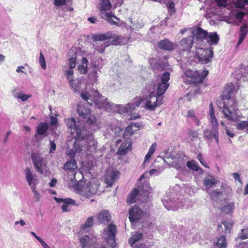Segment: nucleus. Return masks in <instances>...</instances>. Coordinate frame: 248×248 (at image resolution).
Instances as JSON below:
<instances>
[{
    "label": "nucleus",
    "mask_w": 248,
    "mask_h": 248,
    "mask_svg": "<svg viewBox=\"0 0 248 248\" xmlns=\"http://www.w3.org/2000/svg\"><path fill=\"white\" fill-rule=\"evenodd\" d=\"M79 240L81 248H96V238L92 233L81 235Z\"/></svg>",
    "instance_id": "dca6fc26"
},
{
    "label": "nucleus",
    "mask_w": 248,
    "mask_h": 248,
    "mask_svg": "<svg viewBox=\"0 0 248 248\" xmlns=\"http://www.w3.org/2000/svg\"><path fill=\"white\" fill-rule=\"evenodd\" d=\"M248 33V27L247 25H243L240 30V37L237 45L241 44Z\"/></svg>",
    "instance_id": "f704fd0d"
},
{
    "label": "nucleus",
    "mask_w": 248,
    "mask_h": 248,
    "mask_svg": "<svg viewBox=\"0 0 248 248\" xmlns=\"http://www.w3.org/2000/svg\"><path fill=\"white\" fill-rule=\"evenodd\" d=\"M196 48L195 57L200 62L206 64L211 62L213 56V48L212 46L203 48L200 46H196Z\"/></svg>",
    "instance_id": "9d476101"
},
{
    "label": "nucleus",
    "mask_w": 248,
    "mask_h": 248,
    "mask_svg": "<svg viewBox=\"0 0 248 248\" xmlns=\"http://www.w3.org/2000/svg\"><path fill=\"white\" fill-rule=\"evenodd\" d=\"M184 76L192 79L193 82L195 83H201L203 79L208 74L207 70H204L201 72L193 71L189 69H186L184 72Z\"/></svg>",
    "instance_id": "2eb2a0df"
},
{
    "label": "nucleus",
    "mask_w": 248,
    "mask_h": 248,
    "mask_svg": "<svg viewBox=\"0 0 248 248\" xmlns=\"http://www.w3.org/2000/svg\"><path fill=\"white\" fill-rule=\"evenodd\" d=\"M142 237V233L141 232H136L134 233L129 239V244L132 246L137 241L140 240Z\"/></svg>",
    "instance_id": "4c0bfd02"
},
{
    "label": "nucleus",
    "mask_w": 248,
    "mask_h": 248,
    "mask_svg": "<svg viewBox=\"0 0 248 248\" xmlns=\"http://www.w3.org/2000/svg\"><path fill=\"white\" fill-rule=\"evenodd\" d=\"M217 180L212 175H207L203 180L204 186L206 187V192L213 186H214L217 183Z\"/></svg>",
    "instance_id": "393cba45"
},
{
    "label": "nucleus",
    "mask_w": 248,
    "mask_h": 248,
    "mask_svg": "<svg viewBox=\"0 0 248 248\" xmlns=\"http://www.w3.org/2000/svg\"><path fill=\"white\" fill-rule=\"evenodd\" d=\"M209 114L212 130L205 129L204 131V136L207 139L215 138L217 142H218V123L215 116V111L212 103L209 105Z\"/></svg>",
    "instance_id": "423d86ee"
},
{
    "label": "nucleus",
    "mask_w": 248,
    "mask_h": 248,
    "mask_svg": "<svg viewBox=\"0 0 248 248\" xmlns=\"http://www.w3.org/2000/svg\"><path fill=\"white\" fill-rule=\"evenodd\" d=\"M151 187L148 184L142 186H139L138 188H135L128 195L127 202L129 203H132L136 202L137 197L139 194L143 195L145 196H148Z\"/></svg>",
    "instance_id": "f8f14e48"
},
{
    "label": "nucleus",
    "mask_w": 248,
    "mask_h": 248,
    "mask_svg": "<svg viewBox=\"0 0 248 248\" xmlns=\"http://www.w3.org/2000/svg\"><path fill=\"white\" fill-rule=\"evenodd\" d=\"M142 101V99L140 97H137L135 98L134 102L127 104V105L130 106L131 108H134L135 109L136 107H139Z\"/></svg>",
    "instance_id": "c03bdc74"
},
{
    "label": "nucleus",
    "mask_w": 248,
    "mask_h": 248,
    "mask_svg": "<svg viewBox=\"0 0 248 248\" xmlns=\"http://www.w3.org/2000/svg\"><path fill=\"white\" fill-rule=\"evenodd\" d=\"M235 87L233 84H228L222 97L224 106L221 110L224 118L230 122H236L242 118V115L237 108V103L232 95L234 92Z\"/></svg>",
    "instance_id": "7ed1b4c3"
},
{
    "label": "nucleus",
    "mask_w": 248,
    "mask_h": 248,
    "mask_svg": "<svg viewBox=\"0 0 248 248\" xmlns=\"http://www.w3.org/2000/svg\"><path fill=\"white\" fill-rule=\"evenodd\" d=\"M57 118L53 116H50V124L52 125H56L57 124Z\"/></svg>",
    "instance_id": "69168bd1"
},
{
    "label": "nucleus",
    "mask_w": 248,
    "mask_h": 248,
    "mask_svg": "<svg viewBox=\"0 0 248 248\" xmlns=\"http://www.w3.org/2000/svg\"><path fill=\"white\" fill-rule=\"evenodd\" d=\"M161 82L159 84L157 87V94L160 96L165 93L166 90L169 86L168 82L170 78V74L169 72H165L161 76Z\"/></svg>",
    "instance_id": "6ab92c4d"
},
{
    "label": "nucleus",
    "mask_w": 248,
    "mask_h": 248,
    "mask_svg": "<svg viewBox=\"0 0 248 248\" xmlns=\"http://www.w3.org/2000/svg\"><path fill=\"white\" fill-rule=\"evenodd\" d=\"M65 122L68 132L72 135L76 134L73 138H84L83 134L86 132V130L82 124H80L79 122L77 124L74 118L66 119L65 120Z\"/></svg>",
    "instance_id": "1a4fd4ad"
},
{
    "label": "nucleus",
    "mask_w": 248,
    "mask_h": 248,
    "mask_svg": "<svg viewBox=\"0 0 248 248\" xmlns=\"http://www.w3.org/2000/svg\"><path fill=\"white\" fill-rule=\"evenodd\" d=\"M159 48L167 51H170L174 48V44L168 39L163 40L157 44Z\"/></svg>",
    "instance_id": "cd10ccee"
},
{
    "label": "nucleus",
    "mask_w": 248,
    "mask_h": 248,
    "mask_svg": "<svg viewBox=\"0 0 248 248\" xmlns=\"http://www.w3.org/2000/svg\"><path fill=\"white\" fill-rule=\"evenodd\" d=\"M219 40V36L216 32H208L206 40L209 44V47L211 46V45H217Z\"/></svg>",
    "instance_id": "c85d7f7f"
},
{
    "label": "nucleus",
    "mask_w": 248,
    "mask_h": 248,
    "mask_svg": "<svg viewBox=\"0 0 248 248\" xmlns=\"http://www.w3.org/2000/svg\"><path fill=\"white\" fill-rule=\"evenodd\" d=\"M48 128V125L46 123H41L37 127V132L39 135H46Z\"/></svg>",
    "instance_id": "c9c22d12"
},
{
    "label": "nucleus",
    "mask_w": 248,
    "mask_h": 248,
    "mask_svg": "<svg viewBox=\"0 0 248 248\" xmlns=\"http://www.w3.org/2000/svg\"><path fill=\"white\" fill-rule=\"evenodd\" d=\"M94 219L93 217H88L84 224H83L80 228L79 233L81 235L83 234H86V233H89L91 229V227L93 224Z\"/></svg>",
    "instance_id": "5701e85b"
},
{
    "label": "nucleus",
    "mask_w": 248,
    "mask_h": 248,
    "mask_svg": "<svg viewBox=\"0 0 248 248\" xmlns=\"http://www.w3.org/2000/svg\"><path fill=\"white\" fill-rule=\"evenodd\" d=\"M221 194V192L218 191L217 190L213 191L210 193V197L213 200H217Z\"/></svg>",
    "instance_id": "864d4df0"
},
{
    "label": "nucleus",
    "mask_w": 248,
    "mask_h": 248,
    "mask_svg": "<svg viewBox=\"0 0 248 248\" xmlns=\"http://www.w3.org/2000/svg\"><path fill=\"white\" fill-rule=\"evenodd\" d=\"M130 124L134 129H136V131H137L141 125V124L139 123H131Z\"/></svg>",
    "instance_id": "774afa93"
},
{
    "label": "nucleus",
    "mask_w": 248,
    "mask_h": 248,
    "mask_svg": "<svg viewBox=\"0 0 248 248\" xmlns=\"http://www.w3.org/2000/svg\"><path fill=\"white\" fill-rule=\"evenodd\" d=\"M55 200L58 203H62V208L63 212L68 211L70 205L75 204V202L70 198L63 199L62 198H55Z\"/></svg>",
    "instance_id": "bb28decb"
},
{
    "label": "nucleus",
    "mask_w": 248,
    "mask_h": 248,
    "mask_svg": "<svg viewBox=\"0 0 248 248\" xmlns=\"http://www.w3.org/2000/svg\"><path fill=\"white\" fill-rule=\"evenodd\" d=\"M180 46L184 51L190 50L193 45V37L188 36L187 38H184L180 42Z\"/></svg>",
    "instance_id": "a878e982"
},
{
    "label": "nucleus",
    "mask_w": 248,
    "mask_h": 248,
    "mask_svg": "<svg viewBox=\"0 0 248 248\" xmlns=\"http://www.w3.org/2000/svg\"><path fill=\"white\" fill-rule=\"evenodd\" d=\"M136 131V129H134L131 125L130 124L128 126L125 131H124V136H131Z\"/></svg>",
    "instance_id": "49530a36"
},
{
    "label": "nucleus",
    "mask_w": 248,
    "mask_h": 248,
    "mask_svg": "<svg viewBox=\"0 0 248 248\" xmlns=\"http://www.w3.org/2000/svg\"><path fill=\"white\" fill-rule=\"evenodd\" d=\"M172 161L170 162L172 166L178 170H181L185 166V161L181 157L176 158L175 156H171Z\"/></svg>",
    "instance_id": "c756f323"
},
{
    "label": "nucleus",
    "mask_w": 248,
    "mask_h": 248,
    "mask_svg": "<svg viewBox=\"0 0 248 248\" xmlns=\"http://www.w3.org/2000/svg\"><path fill=\"white\" fill-rule=\"evenodd\" d=\"M248 3V0H236L235 6L236 7L242 8Z\"/></svg>",
    "instance_id": "3c124183"
},
{
    "label": "nucleus",
    "mask_w": 248,
    "mask_h": 248,
    "mask_svg": "<svg viewBox=\"0 0 248 248\" xmlns=\"http://www.w3.org/2000/svg\"><path fill=\"white\" fill-rule=\"evenodd\" d=\"M220 124L226 130V134H227V135L231 138H233L234 136V134L232 132L230 131L227 129V127L225 125V123L222 121Z\"/></svg>",
    "instance_id": "6e6d98bb"
},
{
    "label": "nucleus",
    "mask_w": 248,
    "mask_h": 248,
    "mask_svg": "<svg viewBox=\"0 0 248 248\" xmlns=\"http://www.w3.org/2000/svg\"><path fill=\"white\" fill-rule=\"evenodd\" d=\"M24 173L26 180L31 188L36 187L38 184V179L36 174L29 168L25 169Z\"/></svg>",
    "instance_id": "412c9836"
},
{
    "label": "nucleus",
    "mask_w": 248,
    "mask_h": 248,
    "mask_svg": "<svg viewBox=\"0 0 248 248\" xmlns=\"http://www.w3.org/2000/svg\"><path fill=\"white\" fill-rule=\"evenodd\" d=\"M163 204L168 210L176 211L184 206V202L178 199H166L162 200Z\"/></svg>",
    "instance_id": "a211bd4d"
},
{
    "label": "nucleus",
    "mask_w": 248,
    "mask_h": 248,
    "mask_svg": "<svg viewBox=\"0 0 248 248\" xmlns=\"http://www.w3.org/2000/svg\"><path fill=\"white\" fill-rule=\"evenodd\" d=\"M222 224L225 228V232H229L232 229V224L230 222L224 221L222 222Z\"/></svg>",
    "instance_id": "8fccbe9b"
},
{
    "label": "nucleus",
    "mask_w": 248,
    "mask_h": 248,
    "mask_svg": "<svg viewBox=\"0 0 248 248\" xmlns=\"http://www.w3.org/2000/svg\"><path fill=\"white\" fill-rule=\"evenodd\" d=\"M65 75L67 79L68 80L69 84H71V86L73 85V74L74 72L73 69L70 68L69 69L66 70L64 71Z\"/></svg>",
    "instance_id": "a19ab883"
},
{
    "label": "nucleus",
    "mask_w": 248,
    "mask_h": 248,
    "mask_svg": "<svg viewBox=\"0 0 248 248\" xmlns=\"http://www.w3.org/2000/svg\"><path fill=\"white\" fill-rule=\"evenodd\" d=\"M218 6L225 7L227 5V0H215Z\"/></svg>",
    "instance_id": "e2e57ef3"
},
{
    "label": "nucleus",
    "mask_w": 248,
    "mask_h": 248,
    "mask_svg": "<svg viewBox=\"0 0 248 248\" xmlns=\"http://www.w3.org/2000/svg\"><path fill=\"white\" fill-rule=\"evenodd\" d=\"M186 117L190 118L193 122H194L197 126L201 124L200 120L196 116L195 113L193 110H189L187 112Z\"/></svg>",
    "instance_id": "ea45409f"
},
{
    "label": "nucleus",
    "mask_w": 248,
    "mask_h": 248,
    "mask_svg": "<svg viewBox=\"0 0 248 248\" xmlns=\"http://www.w3.org/2000/svg\"><path fill=\"white\" fill-rule=\"evenodd\" d=\"M78 114L83 118L87 119L86 123L93 126H96V120L94 115L91 114L89 108L84 106L78 105L77 107Z\"/></svg>",
    "instance_id": "ddd939ff"
},
{
    "label": "nucleus",
    "mask_w": 248,
    "mask_h": 248,
    "mask_svg": "<svg viewBox=\"0 0 248 248\" xmlns=\"http://www.w3.org/2000/svg\"><path fill=\"white\" fill-rule=\"evenodd\" d=\"M238 237L242 239L248 238V227L242 229L238 234Z\"/></svg>",
    "instance_id": "a18cd8bd"
},
{
    "label": "nucleus",
    "mask_w": 248,
    "mask_h": 248,
    "mask_svg": "<svg viewBox=\"0 0 248 248\" xmlns=\"http://www.w3.org/2000/svg\"><path fill=\"white\" fill-rule=\"evenodd\" d=\"M131 150V143L129 142H124L117 151L118 155H123Z\"/></svg>",
    "instance_id": "473e14b6"
},
{
    "label": "nucleus",
    "mask_w": 248,
    "mask_h": 248,
    "mask_svg": "<svg viewBox=\"0 0 248 248\" xmlns=\"http://www.w3.org/2000/svg\"><path fill=\"white\" fill-rule=\"evenodd\" d=\"M73 86H71V84H69L71 89L75 92H79L80 90V84H79V83L78 80L76 81L73 79Z\"/></svg>",
    "instance_id": "de8ad7c7"
},
{
    "label": "nucleus",
    "mask_w": 248,
    "mask_h": 248,
    "mask_svg": "<svg viewBox=\"0 0 248 248\" xmlns=\"http://www.w3.org/2000/svg\"><path fill=\"white\" fill-rule=\"evenodd\" d=\"M232 176L235 181H238L239 183H241L242 181L240 177V175L236 172L232 173Z\"/></svg>",
    "instance_id": "338daca9"
},
{
    "label": "nucleus",
    "mask_w": 248,
    "mask_h": 248,
    "mask_svg": "<svg viewBox=\"0 0 248 248\" xmlns=\"http://www.w3.org/2000/svg\"><path fill=\"white\" fill-rule=\"evenodd\" d=\"M236 128L238 130L247 132L248 131V119L246 121H240L236 122Z\"/></svg>",
    "instance_id": "72a5a7b5"
},
{
    "label": "nucleus",
    "mask_w": 248,
    "mask_h": 248,
    "mask_svg": "<svg viewBox=\"0 0 248 248\" xmlns=\"http://www.w3.org/2000/svg\"><path fill=\"white\" fill-rule=\"evenodd\" d=\"M31 157L37 172L44 176L49 174L50 172L47 166V160L41 154L33 153Z\"/></svg>",
    "instance_id": "0eeeda50"
},
{
    "label": "nucleus",
    "mask_w": 248,
    "mask_h": 248,
    "mask_svg": "<svg viewBox=\"0 0 248 248\" xmlns=\"http://www.w3.org/2000/svg\"><path fill=\"white\" fill-rule=\"evenodd\" d=\"M188 138L192 140L193 138H196L198 137V133L197 131L189 130L188 131Z\"/></svg>",
    "instance_id": "4d7b16f0"
},
{
    "label": "nucleus",
    "mask_w": 248,
    "mask_h": 248,
    "mask_svg": "<svg viewBox=\"0 0 248 248\" xmlns=\"http://www.w3.org/2000/svg\"><path fill=\"white\" fill-rule=\"evenodd\" d=\"M92 39L95 42L93 44L94 49L100 53H104L106 48L110 45H123L128 42L127 39L111 32L94 35Z\"/></svg>",
    "instance_id": "20e7f679"
},
{
    "label": "nucleus",
    "mask_w": 248,
    "mask_h": 248,
    "mask_svg": "<svg viewBox=\"0 0 248 248\" xmlns=\"http://www.w3.org/2000/svg\"><path fill=\"white\" fill-rule=\"evenodd\" d=\"M214 245L218 248H226L227 244L225 237L222 235L217 238V241L214 242Z\"/></svg>",
    "instance_id": "e433bc0d"
},
{
    "label": "nucleus",
    "mask_w": 248,
    "mask_h": 248,
    "mask_svg": "<svg viewBox=\"0 0 248 248\" xmlns=\"http://www.w3.org/2000/svg\"><path fill=\"white\" fill-rule=\"evenodd\" d=\"M35 189H36V187L31 188V191L33 193L34 198L36 199V201L38 202L40 200V194Z\"/></svg>",
    "instance_id": "680f3d73"
},
{
    "label": "nucleus",
    "mask_w": 248,
    "mask_h": 248,
    "mask_svg": "<svg viewBox=\"0 0 248 248\" xmlns=\"http://www.w3.org/2000/svg\"><path fill=\"white\" fill-rule=\"evenodd\" d=\"M161 103L156 95L151 93L145 104V107L148 109L154 110Z\"/></svg>",
    "instance_id": "4be33fe9"
},
{
    "label": "nucleus",
    "mask_w": 248,
    "mask_h": 248,
    "mask_svg": "<svg viewBox=\"0 0 248 248\" xmlns=\"http://www.w3.org/2000/svg\"><path fill=\"white\" fill-rule=\"evenodd\" d=\"M119 172L116 170L109 168L106 170L104 178L106 183L111 186L114 182L118 178Z\"/></svg>",
    "instance_id": "aec40b11"
},
{
    "label": "nucleus",
    "mask_w": 248,
    "mask_h": 248,
    "mask_svg": "<svg viewBox=\"0 0 248 248\" xmlns=\"http://www.w3.org/2000/svg\"><path fill=\"white\" fill-rule=\"evenodd\" d=\"M129 219L131 222L140 218L142 215V210L138 207H134L129 211Z\"/></svg>",
    "instance_id": "b1692460"
},
{
    "label": "nucleus",
    "mask_w": 248,
    "mask_h": 248,
    "mask_svg": "<svg viewBox=\"0 0 248 248\" xmlns=\"http://www.w3.org/2000/svg\"><path fill=\"white\" fill-rule=\"evenodd\" d=\"M97 219L100 222L105 223L110 220V216L108 212L103 211L98 214Z\"/></svg>",
    "instance_id": "2f4dec72"
},
{
    "label": "nucleus",
    "mask_w": 248,
    "mask_h": 248,
    "mask_svg": "<svg viewBox=\"0 0 248 248\" xmlns=\"http://www.w3.org/2000/svg\"><path fill=\"white\" fill-rule=\"evenodd\" d=\"M111 7V4L109 0H101L99 4L100 15L103 18L107 20L110 24L118 26L119 25V23L114 21L112 18H113L117 21H119V19L110 13L107 12L110 9Z\"/></svg>",
    "instance_id": "6e6552de"
},
{
    "label": "nucleus",
    "mask_w": 248,
    "mask_h": 248,
    "mask_svg": "<svg viewBox=\"0 0 248 248\" xmlns=\"http://www.w3.org/2000/svg\"><path fill=\"white\" fill-rule=\"evenodd\" d=\"M186 31H189L191 33V36L199 42H202L203 39L206 40L208 32L200 27H196L193 28L186 29L180 31L182 34H184Z\"/></svg>",
    "instance_id": "4468645a"
},
{
    "label": "nucleus",
    "mask_w": 248,
    "mask_h": 248,
    "mask_svg": "<svg viewBox=\"0 0 248 248\" xmlns=\"http://www.w3.org/2000/svg\"><path fill=\"white\" fill-rule=\"evenodd\" d=\"M186 165L187 167H188L191 170L194 171H198L199 170V167L197 163L194 160L189 161L187 162Z\"/></svg>",
    "instance_id": "37998d69"
},
{
    "label": "nucleus",
    "mask_w": 248,
    "mask_h": 248,
    "mask_svg": "<svg viewBox=\"0 0 248 248\" xmlns=\"http://www.w3.org/2000/svg\"><path fill=\"white\" fill-rule=\"evenodd\" d=\"M76 57H72L69 59V66L70 68L73 69L76 66Z\"/></svg>",
    "instance_id": "bf43d9fd"
},
{
    "label": "nucleus",
    "mask_w": 248,
    "mask_h": 248,
    "mask_svg": "<svg viewBox=\"0 0 248 248\" xmlns=\"http://www.w3.org/2000/svg\"><path fill=\"white\" fill-rule=\"evenodd\" d=\"M116 233V228L115 225L113 224L109 225L108 227L105 229L103 232V237L106 240L109 246L111 248L115 246V235Z\"/></svg>",
    "instance_id": "f3484780"
},
{
    "label": "nucleus",
    "mask_w": 248,
    "mask_h": 248,
    "mask_svg": "<svg viewBox=\"0 0 248 248\" xmlns=\"http://www.w3.org/2000/svg\"><path fill=\"white\" fill-rule=\"evenodd\" d=\"M156 145H157L155 142L153 143L150 146L148 152L153 155L156 150Z\"/></svg>",
    "instance_id": "0e129e2a"
},
{
    "label": "nucleus",
    "mask_w": 248,
    "mask_h": 248,
    "mask_svg": "<svg viewBox=\"0 0 248 248\" xmlns=\"http://www.w3.org/2000/svg\"><path fill=\"white\" fill-rule=\"evenodd\" d=\"M66 3V0H54L53 4L56 7H62L64 6Z\"/></svg>",
    "instance_id": "603ef678"
},
{
    "label": "nucleus",
    "mask_w": 248,
    "mask_h": 248,
    "mask_svg": "<svg viewBox=\"0 0 248 248\" xmlns=\"http://www.w3.org/2000/svg\"><path fill=\"white\" fill-rule=\"evenodd\" d=\"M162 171L161 170L158 169H152L149 171V174L151 176H156L159 175Z\"/></svg>",
    "instance_id": "13d9d810"
},
{
    "label": "nucleus",
    "mask_w": 248,
    "mask_h": 248,
    "mask_svg": "<svg viewBox=\"0 0 248 248\" xmlns=\"http://www.w3.org/2000/svg\"><path fill=\"white\" fill-rule=\"evenodd\" d=\"M234 208V204L233 203H231L223 206L221 209V211L227 214L232 212Z\"/></svg>",
    "instance_id": "79ce46f5"
},
{
    "label": "nucleus",
    "mask_w": 248,
    "mask_h": 248,
    "mask_svg": "<svg viewBox=\"0 0 248 248\" xmlns=\"http://www.w3.org/2000/svg\"><path fill=\"white\" fill-rule=\"evenodd\" d=\"M152 154L148 152L147 154L145 156V159H144V161L143 162V163L142 164L143 166H144V167H145V166L147 164H148L149 163V161H150V159L152 156Z\"/></svg>",
    "instance_id": "052dcab7"
},
{
    "label": "nucleus",
    "mask_w": 248,
    "mask_h": 248,
    "mask_svg": "<svg viewBox=\"0 0 248 248\" xmlns=\"http://www.w3.org/2000/svg\"><path fill=\"white\" fill-rule=\"evenodd\" d=\"M88 60L86 58H83L81 63L78 66L79 71L82 74H85L87 71Z\"/></svg>",
    "instance_id": "58836bf2"
},
{
    "label": "nucleus",
    "mask_w": 248,
    "mask_h": 248,
    "mask_svg": "<svg viewBox=\"0 0 248 248\" xmlns=\"http://www.w3.org/2000/svg\"><path fill=\"white\" fill-rule=\"evenodd\" d=\"M39 62L43 69H46V62L45 57L42 53H40V56L39 58Z\"/></svg>",
    "instance_id": "09e8293b"
},
{
    "label": "nucleus",
    "mask_w": 248,
    "mask_h": 248,
    "mask_svg": "<svg viewBox=\"0 0 248 248\" xmlns=\"http://www.w3.org/2000/svg\"><path fill=\"white\" fill-rule=\"evenodd\" d=\"M99 185L95 180H93L86 184L79 191L81 196V199L84 200L85 199L90 198L97 192Z\"/></svg>",
    "instance_id": "9b49d317"
},
{
    "label": "nucleus",
    "mask_w": 248,
    "mask_h": 248,
    "mask_svg": "<svg viewBox=\"0 0 248 248\" xmlns=\"http://www.w3.org/2000/svg\"><path fill=\"white\" fill-rule=\"evenodd\" d=\"M13 96L16 98L21 99L22 101H26L31 95L26 94L22 92H19L17 88H14L12 91Z\"/></svg>",
    "instance_id": "7c9ffc66"
},
{
    "label": "nucleus",
    "mask_w": 248,
    "mask_h": 248,
    "mask_svg": "<svg viewBox=\"0 0 248 248\" xmlns=\"http://www.w3.org/2000/svg\"><path fill=\"white\" fill-rule=\"evenodd\" d=\"M63 169L67 171V174L65 175V179L67 181H70L73 184H76L78 181L76 177L79 176V178H82V175L80 172L78 173V166L75 159H72L68 160L64 164Z\"/></svg>",
    "instance_id": "39448f33"
},
{
    "label": "nucleus",
    "mask_w": 248,
    "mask_h": 248,
    "mask_svg": "<svg viewBox=\"0 0 248 248\" xmlns=\"http://www.w3.org/2000/svg\"><path fill=\"white\" fill-rule=\"evenodd\" d=\"M84 138H72L67 142L69 148L71 149L67 155L71 157L81 155L83 154H89L90 152H95L97 148V142L92 135L87 134V131L83 134Z\"/></svg>",
    "instance_id": "f03ea898"
},
{
    "label": "nucleus",
    "mask_w": 248,
    "mask_h": 248,
    "mask_svg": "<svg viewBox=\"0 0 248 248\" xmlns=\"http://www.w3.org/2000/svg\"><path fill=\"white\" fill-rule=\"evenodd\" d=\"M82 99L87 102L90 106L99 108H103L107 111H113L119 113H130L134 108H130V106L116 105L107 101V99L100 95L95 90L90 92H84L81 93Z\"/></svg>",
    "instance_id": "f257e3e1"
},
{
    "label": "nucleus",
    "mask_w": 248,
    "mask_h": 248,
    "mask_svg": "<svg viewBox=\"0 0 248 248\" xmlns=\"http://www.w3.org/2000/svg\"><path fill=\"white\" fill-rule=\"evenodd\" d=\"M173 0H162V2H164L166 3V5L171 10L174 9V4L173 2Z\"/></svg>",
    "instance_id": "5fc2aeb1"
}]
</instances>
